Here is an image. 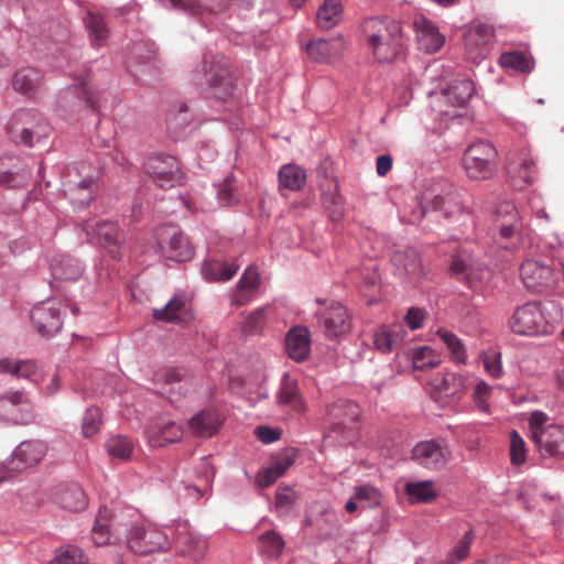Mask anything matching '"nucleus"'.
Returning a JSON list of instances; mask_svg holds the SVG:
<instances>
[{
    "mask_svg": "<svg viewBox=\"0 0 564 564\" xmlns=\"http://www.w3.org/2000/svg\"><path fill=\"white\" fill-rule=\"evenodd\" d=\"M265 322V308L261 307L253 311L250 315L247 316L243 328L249 333H257L262 328Z\"/></svg>",
    "mask_w": 564,
    "mask_h": 564,
    "instance_id": "338daca9",
    "label": "nucleus"
},
{
    "mask_svg": "<svg viewBox=\"0 0 564 564\" xmlns=\"http://www.w3.org/2000/svg\"><path fill=\"white\" fill-rule=\"evenodd\" d=\"M549 422L546 413L533 411L529 416L530 437L542 457L564 456V430Z\"/></svg>",
    "mask_w": 564,
    "mask_h": 564,
    "instance_id": "f03ea898",
    "label": "nucleus"
},
{
    "mask_svg": "<svg viewBox=\"0 0 564 564\" xmlns=\"http://www.w3.org/2000/svg\"><path fill=\"white\" fill-rule=\"evenodd\" d=\"M205 83L198 76L194 77L197 85H207L209 97L226 100L234 91V77L227 58L224 56L205 55L203 61Z\"/></svg>",
    "mask_w": 564,
    "mask_h": 564,
    "instance_id": "39448f33",
    "label": "nucleus"
},
{
    "mask_svg": "<svg viewBox=\"0 0 564 564\" xmlns=\"http://www.w3.org/2000/svg\"><path fill=\"white\" fill-rule=\"evenodd\" d=\"M238 271V265L213 260L206 261L202 272L204 278L209 282L229 281Z\"/></svg>",
    "mask_w": 564,
    "mask_h": 564,
    "instance_id": "58836bf2",
    "label": "nucleus"
},
{
    "mask_svg": "<svg viewBox=\"0 0 564 564\" xmlns=\"http://www.w3.org/2000/svg\"><path fill=\"white\" fill-rule=\"evenodd\" d=\"M85 163L68 166L62 176L63 191L72 204L88 205L95 197L97 174Z\"/></svg>",
    "mask_w": 564,
    "mask_h": 564,
    "instance_id": "20e7f679",
    "label": "nucleus"
},
{
    "mask_svg": "<svg viewBox=\"0 0 564 564\" xmlns=\"http://www.w3.org/2000/svg\"><path fill=\"white\" fill-rule=\"evenodd\" d=\"M362 31L375 58L379 63H390L403 51L405 39L399 21L384 17L368 18Z\"/></svg>",
    "mask_w": 564,
    "mask_h": 564,
    "instance_id": "f257e3e1",
    "label": "nucleus"
},
{
    "mask_svg": "<svg viewBox=\"0 0 564 564\" xmlns=\"http://www.w3.org/2000/svg\"><path fill=\"white\" fill-rule=\"evenodd\" d=\"M279 402L291 406L296 412L304 411V402L299 393V388L294 381L285 380L279 391Z\"/></svg>",
    "mask_w": 564,
    "mask_h": 564,
    "instance_id": "09e8293b",
    "label": "nucleus"
},
{
    "mask_svg": "<svg viewBox=\"0 0 564 564\" xmlns=\"http://www.w3.org/2000/svg\"><path fill=\"white\" fill-rule=\"evenodd\" d=\"M527 451L523 438L517 431L510 435V457L513 465H521L525 462Z\"/></svg>",
    "mask_w": 564,
    "mask_h": 564,
    "instance_id": "680f3d73",
    "label": "nucleus"
},
{
    "mask_svg": "<svg viewBox=\"0 0 564 564\" xmlns=\"http://www.w3.org/2000/svg\"><path fill=\"white\" fill-rule=\"evenodd\" d=\"M13 88L26 96H33L41 87V74L37 69L26 67L15 72Z\"/></svg>",
    "mask_w": 564,
    "mask_h": 564,
    "instance_id": "e433bc0d",
    "label": "nucleus"
},
{
    "mask_svg": "<svg viewBox=\"0 0 564 564\" xmlns=\"http://www.w3.org/2000/svg\"><path fill=\"white\" fill-rule=\"evenodd\" d=\"M343 10L341 2H323L316 12L318 26L324 30L335 26L341 20Z\"/></svg>",
    "mask_w": 564,
    "mask_h": 564,
    "instance_id": "79ce46f5",
    "label": "nucleus"
},
{
    "mask_svg": "<svg viewBox=\"0 0 564 564\" xmlns=\"http://www.w3.org/2000/svg\"><path fill=\"white\" fill-rule=\"evenodd\" d=\"M7 133L14 143L31 147L34 139L39 140L47 134V124L40 113L21 109L9 120Z\"/></svg>",
    "mask_w": 564,
    "mask_h": 564,
    "instance_id": "6e6552de",
    "label": "nucleus"
},
{
    "mask_svg": "<svg viewBox=\"0 0 564 564\" xmlns=\"http://www.w3.org/2000/svg\"><path fill=\"white\" fill-rule=\"evenodd\" d=\"M328 414L333 423L327 437H333V434H343L344 442H351L360 416L358 404L348 400H339L332 404Z\"/></svg>",
    "mask_w": 564,
    "mask_h": 564,
    "instance_id": "9b49d317",
    "label": "nucleus"
},
{
    "mask_svg": "<svg viewBox=\"0 0 564 564\" xmlns=\"http://www.w3.org/2000/svg\"><path fill=\"white\" fill-rule=\"evenodd\" d=\"M153 381L161 387L162 393H165L171 402L186 395L193 388L191 376L181 368L160 369L154 373Z\"/></svg>",
    "mask_w": 564,
    "mask_h": 564,
    "instance_id": "ddd939ff",
    "label": "nucleus"
},
{
    "mask_svg": "<svg viewBox=\"0 0 564 564\" xmlns=\"http://www.w3.org/2000/svg\"><path fill=\"white\" fill-rule=\"evenodd\" d=\"M259 543L261 551L269 557H278L284 549L282 536L274 530H269L260 535Z\"/></svg>",
    "mask_w": 564,
    "mask_h": 564,
    "instance_id": "864d4df0",
    "label": "nucleus"
},
{
    "mask_svg": "<svg viewBox=\"0 0 564 564\" xmlns=\"http://www.w3.org/2000/svg\"><path fill=\"white\" fill-rule=\"evenodd\" d=\"M544 318L536 302H528L518 307L510 318V328L519 335H534L541 332Z\"/></svg>",
    "mask_w": 564,
    "mask_h": 564,
    "instance_id": "f3484780",
    "label": "nucleus"
},
{
    "mask_svg": "<svg viewBox=\"0 0 564 564\" xmlns=\"http://www.w3.org/2000/svg\"><path fill=\"white\" fill-rule=\"evenodd\" d=\"M30 317L41 336H54L63 325L62 305L54 301L41 302L32 307Z\"/></svg>",
    "mask_w": 564,
    "mask_h": 564,
    "instance_id": "2eb2a0df",
    "label": "nucleus"
},
{
    "mask_svg": "<svg viewBox=\"0 0 564 564\" xmlns=\"http://www.w3.org/2000/svg\"><path fill=\"white\" fill-rule=\"evenodd\" d=\"M183 426L174 421L158 419L147 429L148 442L153 447H162L180 442L183 437Z\"/></svg>",
    "mask_w": 564,
    "mask_h": 564,
    "instance_id": "5701e85b",
    "label": "nucleus"
},
{
    "mask_svg": "<svg viewBox=\"0 0 564 564\" xmlns=\"http://www.w3.org/2000/svg\"><path fill=\"white\" fill-rule=\"evenodd\" d=\"M497 158L496 148L488 141L479 140L465 150L463 166L469 178L488 180L497 170Z\"/></svg>",
    "mask_w": 564,
    "mask_h": 564,
    "instance_id": "0eeeda50",
    "label": "nucleus"
},
{
    "mask_svg": "<svg viewBox=\"0 0 564 564\" xmlns=\"http://www.w3.org/2000/svg\"><path fill=\"white\" fill-rule=\"evenodd\" d=\"M306 180L305 171L299 165L286 164L280 169L279 186L280 189L299 191Z\"/></svg>",
    "mask_w": 564,
    "mask_h": 564,
    "instance_id": "a19ab883",
    "label": "nucleus"
},
{
    "mask_svg": "<svg viewBox=\"0 0 564 564\" xmlns=\"http://www.w3.org/2000/svg\"><path fill=\"white\" fill-rule=\"evenodd\" d=\"M431 387L440 397L459 399L466 389V380L462 375L447 371L435 375Z\"/></svg>",
    "mask_w": 564,
    "mask_h": 564,
    "instance_id": "c756f323",
    "label": "nucleus"
},
{
    "mask_svg": "<svg viewBox=\"0 0 564 564\" xmlns=\"http://www.w3.org/2000/svg\"><path fill=\"white\" fill-rule=\"evenodd\" d=\"M494 228L498 232L496 242L499 248L514 251L522 241L523 220L513 203L505 200L494 212Z\"/></svg>",
    "mask_w": 564,
    "mask_h": 564,
    "instance_id": "7ed1b4c3",
    "label": "nucleus"
},
{
    "mask_svg": "<svg viewBox=\"0 0 564 564\" xmlns=\"http://www.w3.org/2000/svg\"><path fill=\"white\" fill-rule=\"evenodd\" d=\"M520 275L525 288L530 290L551 286L555 281L551 267L531 259L521 264Z\"/></svg>",
    "mask_w": 564,
    "mask_h": 564,
    "instance_id": "b1692460",
    "label": "nucleus"
},
{
    "mask_svg": "<svg viewBox=\"0 0 564 564\" xmlns=\"http://www.w3.org/2000/svg\"><path fill=\"white\" fill-rule=\"evenodd\" d=\"M54 501L64 509L82 511L87 507V497L78 484H63L55 488Z\"/></svg>",
    "mask_w": 564,
    "mask_h": 564,
    "instance_id": "c85d7f7f",
    "label": "nucleus"
},
{
    "mask_svg": "<svg viewBox=\"0 0 564 564\" xmlns=\"http://www.w3.org/2000/svg\"><path fill=\"white\" fill-rule=\"evenodd\" d=\"M106 448L112 458L128 460L133 453L134 443L127 436L118 435L107 441Z\"/></svg>",
    "mask_w": 564,
    "mask_h": 564,
    "instance_id": "de8ad7c7",
    "label": "nucleus"
},
{
    "mask_svg": "<svg viewBox=\"0 0 564 564\" xmlns=\"http://www.w3.org/2000/svg\"><path fill=\"white\" fill-rule=\"evenodd\" d=\"M110 536V511L107 508L100 509L91 529V538L97 545H105Z\"/></svg>",
    "mask_w": 564,
    "mask_h": 564,
    "instance_id": "8fccbe9b",
    "label": "nucleus"
},
{
    "mask_svg": "<svg viewBox=\"0 0 564 564\" xmlns=\"http://www.w3.org/2000/svg\"><path fill=\"white\" fill-rule=\"evenodd\" d=\"M449 455L447 446L434 440L420 442L412 451V457L419 465L436 470L447 464Z\"/></svg>",
    "mask_w": 564,
    "mask_h": 564,
    "instance_id": "a211bd4d",
    "label": "nucleus"
},
{
    "mask_svg": "<svg viewBox=\"0 0 564 564\" xmlns=\"http://www.w3.org/2000/svg\"><path fill=\"white\" fill-rule=\"evenodd\" d=\"M412 362L415 369L426 370L440 365V355L427 346L419 347L413 350Z\"/></svg>",
    "mask_w": 564,
    "mask_h": 564,
    "instance_id": "603ef678",
    "label": "nucleus"
},
{
    "mask_svg": "<svg viewBox=\"0 0 564 564\" xmlns=\"http://www.w3.org/2000/svg\"><path fill=\"white\" fill-rule=\"evenodd\" d=\"M31 177V170L15 155L0 158V184L8 187L25 185Z\"/></svg>",
    "mask_w": 564,
    "mask_h": 564,
    "instance_id": "4be33fe9",
    "label": "nucleus"
},
{
    "mask_svg": "<svg viewBox=\"0 0 564 564\" xmlns=\"http://www.w3.org/2000/svg\"><path fill=\"white\" fill-rule=\"evenodd\" d=\"M317 314L319 315V325L328 337H338L350 329V315L339 302H332L323 312Z\"/></svg>",
    "mask_w": 564,
    "mask_h": 564,
    "instance_id": "6ab92c4d",
    "label": "nucleus"
},
{
    "mask_svg": "<svg viewBox=\"0 0 564 564\" xmlns=\"http://www.w3.org/2000/svg\"><path fill=\"white\" fill-rule=\"evenodd\" d=\"M175 532L176 543L180 545L183 555L194 561H199L205 556L208 549L205 538L191 532L186 523H178Z\"/></svg>",
    "mask_w": 564,
    "mask_h": 564,
    "instance_id": "393cba45",
    "label": "nucleus"
},
{
    "mask_svg": "<svg viewBox=\"0 0 564 564\" xmlns=\"http://www.w3.org/2000/svg\"><path fill=\"white\" fill-rule=\"evenodd\" d=\"M101 423V413L98 408L87 410L84 415L82 431L84 436L91 437L99 431Z\"/></svg>",
    "mask_w": 564,
    "mask_h": 564,
    "instance_id": "052dcab7",
    "label": "nucleus"
},
{
    "mask_svg": "<svg viewBox=\"0 0 564 564\" xmlns=\"http://www.w3.org/2000/svg\"><path fill=\"white\" fill-rule=\"evenodd\" d=\"M37 370L33 360H14L12 376L18 379H31Z\"/></svg>",
    "mask_w": 564,
    "mask_h": 564,
    "instance_id": "0e129e2a",
    "label": "nucleus"
},
{
    "mask_svg": "<svg viewBox=\"0 0 564 564\" xmlns=\"http://www.w3.org/2000/svg\"><path fill=\"white\" fill-rule=\"evenodd\" d=\"M499 64L503 68H511L518 72L528 73L533 67V62L523 52H506L501 54Z\"/></svg>",
    "mask_w": 564,
    "mask_h": 564,
    "instance_id": "3c124183",
    "label": "nucleus"
},
{
    "mask_svg": "<svg viewBox=\"0 0 564 564\" xmlns=\"http://www.w3.org/2000/svg\"><path fill=\"white\" fill-rule=\"evenodd\" d=\"M0 420L13 424H29L34 414L28 397L21 391H10L0 395Z\"/></svg>",
    "mask_w": 564,
    "mask_h": 564,
    "instance_id": "4468645a",
    "label": "nucleus"
},
{
    "mask_svg": "<svg viewBox=\"0 0 564 564\" xmlns=\"http://www.w3.org/2000/svg\"><path fill=\"white\" fill-rule=\"evenodd\" d=\"M436 336L446 345L451 352L452 359L456 364H465L467 354L462 340L451 330L446 328H440L436 332Z\"/></svg>",
    "mask_w": 564,
    "mask_h": 564,
    "instance_id": "49530a36",
    "label": "nucleus"
},
{
    "mask_svg": "<svg viewBox=\"0 0 564 564\" xmlns=\"http://www.w3.org/2000/svg\"><path fill=\"white\" fill-rule=\"evenodd\" d=\"M296 459V452L294 449L288 451L284 454L276 457L271 467L274 471L281 477L285 474V471L294 464Z\"/></svg>",
    "mask_w": 564,
    "mask_h": 564,
    "instance_id": "69168bd1",
    "label": "nucleus"
},
{
    "mask_svg": "<svg viewBox=\"0 0 564 564\" xmlns=\"http://www.w3.org/2000/svg\"><path fill=\"white\" fill-rule=\"evenodd\" d=\"M52 275L58 281H75L83 272L78 260L69 256L54 258L51 262Z\"/></svg>",
    "mask_w": 564,
    "mask_h": 564,
    "instance_id": "f704fd0d",
    "label": "nucleus"
},
{
    "mask_svg": "<svg viewBox=\"0 0 564 564\" xmlns=\"http://www.w3.org/2000/svg\"><path fill=\"white\" fill-rule=\"evenodd\" d=\"M474 541V533L471 530L467 531L458 544L453 549L448 556V564H458L466 560L469 555L470 546Z\"/></svg>",
    "mask_w": 564,
    "mask_h": 564,
    "instance_id": "bf43d9fd",
    "label": "nucleus"
},
{
    "mask_svg": "<svg viewBox=\"0 0 564 564\" xmlns=\"http://www.w3.org/2000/svg\"><path fill=\"white\" fill-rule=\"evenodd\" d=\"M128 547L140 555L167 551L171 540L167 532L155 525L132 527L127 536Z\"/></svg>",
    "mask_w": 564,
    "mask_h": 564,
    "instance_id": "1a4fd4ad",
    "label": "nucleus"
},
{
    "mask_svg": "<svg viewBox=\"0 0 564 564\" xmlns=\"http://www.w3.org/2000/svg\"><path fill=\"white\" fill-rule=\"evenodd\" d=\"M186 307L183 300L175 296L161 310L153 311V318L162 322L185 321Z\"/></svg>",
    "mask_w": 564,
    "mask_h": 564,
    "instance_id": "c03bdc74",
    "label": "nucleus"
},
{
    "mask_svg": "<svg viewBox=\"0 0 564 564\" xmlns=\"http://www.w3.org/2000/svg\"><path fill=\"white\" fill-rule=\"evenodd\" d=\"M260 285V275L254 267H248L238 281L231 303L236 306L248 304Z\"/></svg>",
    "mask_w": 564,
    "mask_h": 564,
    "instance_id": "7c9ffc66",
    "label": "nucleus"
},
{
    "mask_svg": "<svg viewBox=\"0 0 564 564\" xmlns=\"http://www.w3.org/2000/svg\"><path fill=\"white\" fill-rule=\"evenodd\" d=\"M48 451L47 444L40 440L21 442L12 453L10 464L18 471L35 466L43 460Z\"/></svg>",
    "mask_w": 564,
    "mask_h": 564,
    "instance_id": "aec40b11",
    "label": "nucleus"
},
{
    "mask_svg": "<svg viewBox=\"0 0 564 564\" xmlns=\"http://www.w3.org/2000/svg\"><path fill=\"white\" fill-rule=\"evenodd\" d=\"M451 271L454 274H464V278L470 288H476L478 283L482 282L489 276V270L487 268L479 267L474 269L473 265H469L460 258L453 259Z\"/></svg>",
    "mask_w": 564,
    "mask_h": 564,
    "instance_id": "ea45409f",
    "label": "nucleus"
},
{
    "mask_svg": "<svg viewBox=\"0 0 564 564\" xmlns=\"http://www.w3.org/2000/svg\"><path fill=\"white\" fill-rule=\"evenodd\" d=\"M344 50V41L341 37L330 40L318 39L307 44V54L315 61L326 63L332 57L337 56Z\"/></svg>",
    "mask_w": 564,
    "mask_h": 564,
    "instance_id": "473e14b6",
    "label": "nucleus"
},
{
    "mask_svg": "<svg viewBox=\"0 0 564 564\" xmlns=\"http://www.w3.org/2000/svg\"><path fill=\"white\" fill-rule=\"evenodd\" d=\"M507 172L514 186L532 184L538 177V166L531 150L521 148L513 152L509 158Z\"/></svg>",
    "mask_w": 564,
    "mask_h": 564,
    "instance_id": "dca6fc26",
    "label": "nucleus"
},
{
    "mask_svg": "<svg viewBox=\"0 0 564 564\" xmlns=\"http://www.w3.org/2000/svg\"><path fill=\"white\" fill-rule=\"evenodd\" d=\"M404 328L402 325L381 326L373 334V344L377 350L382 354L393 351L403 339Z\"/></svg>",
    "mask_w": 564,
    "mask_h": 564,
    "instance_id": "72a5a7b5",
    "label": "nucleus"
},
{
    "mask_svg": "<svg viewBox=\"0 0 564 564\" xmlns=\"http://www.w3.org/2000/svg\"><path fill=\"white\" fill-rule=\"evenodd\" d=\"M414 26L417 35V43L422 51L432 54L443 47L445 36L430 20L420 18L414 22Z\"/></svg>",
    "mask_w": 564,
    "mask_h": 564,
    "instance_id": "cd10ccee",
    "label": "nucleus"
},
{
    "mask_svg": "<svg viewBox=\"0 0 564 564\" xmlns=\"http://www.w3.org/2000/svg\"><path fill=\"white\" fill-rule=\"evenodd\" d=\"M297 499L299 496L292 488L279 486L275 495V508L280 514H288Z\"/></svg>",
    "mask_w": 564,
    "mask_h": 564,
    "instance_id": "13d9d810",
    "label": "nucleus"
},
{
    "mask_svg": "<svg viewBox=\"0 0 564 564\" xmlns=\"http://www.w3.org/2000/svg\"><path fill=\"white\" fill-rule=\"evenodd\" d=\"M285 348L291 359L306 360L311 352L310 330L304 326L292 327L285 336Z\"/></svg>",
    "mask_w": 564,
    "mask_h": 564,
    "instance_id": "bb28decb",
    "label": "nucleus"
},
{
    "mask_svg": "<svg viewBox=\"0 0 564 564\" xmlns=\"http://www.w3.org/2000/svg\"><path fill=\"white\" fill-rule=\"evenodd\" d=\"M434 210L442 212L446 218L454 217L463 212V202L460 196L455 193L437 195L432 200Z\"/></svg>",
    "mask_w": 564,
    "mask_h": 564,
    "instance_id": "a18cd8bd",
    "label": "nucleus"
},
{
    "mask_svg": "<svg viewBox=\"0 0 564 564\" xmlns=\"http://www.w3.org/2000/svg\"><path fill=\"white\" fill-rule=\"evenodd\" d=\"M50 564H87L84 552L74 545L61 549Z\"/></svg>",
    "mask_w": 564,
    "mask_h": 564,
    "instance_id": "5fc2aeb1",
    "label": "nucleus"
},
{
    "mask_svg": "<svg viewBox=\"0 0 564 564\" xmlns=\"http://www.w3.org/2000/svg\"><path fill=\"white\" fill-rule=\"evenodd\" d=\"M462 37L464 56L475 64H479L490 55L496 42L494 26L480 20H474L465 25Z\"/></svg>",
    "mask_w": 564,
    "mask_h": 564,
    "instance_id": "423d86ee",
    "label": "nucleus"
},
{
    "mask_svg": "<svg viewBox=\"0 0 564 564\" xmlns=\"http://www.w3.org/2000/svg\"><path fill=\"white\" fill-rule=\"evenodd\" d=\"M85 25L89 33V39L95 47L105 46L110 31L105 22L104 15L98 12L88 11L85 17Z\"/></svg>",
    "mask_w": 564,
    "mask_h": 564,
    "instance_id": "c9c22d12",
    "label": "nucleus"
},
{
    "mask_svg": "<svg viewBox=\"0 0 564 564\" xmlns=\"http://www.w3.org/2000/svg\"><path fill=\"white\" fill-rule=\"evenodd\" d=\"M155 238L162 254L169 260L188 261L194 254L192 243L176 226L165 225L158 228Z\"/></svg>",
    "mask_w": 564,
    "mask_h": 564,
    "instance_id": "9d476101",
    "label": "nucleus"
},
{
    "mask_svg": "<svg viewBox=\"0 0 564 564\" xmlns=\"http://www.w3.org/2000/svg\"><path fill=\"white\" fill-rule=\"evenodd\" d=\"M319 514L321 518L315 520V527L322 535H329L339 525L338 516L326 506L322 507Z\"/></svg>",
    "mask_w": 564,
    "mask_h": 564,
    "instance_id": "4d7b16f0",
    "label": "nucleus"
},
{
    "mask_svg": "<svg viewBox=\"0 0 564 564\" xmlns=\"http://www.w3.org/2000/svg\"><path fill=\"white\" fill-rule=\"evenodd\" d=\"M474 94V83L468 78L455 79L444 91L448 102L456 107L465 106Z\"/></svg>",
    "mask_w": 564,
    "mask_h": 564,
    "instance_id": "4c0bfd02",
    "label": "nucleus"
},
{
    "mask_svg": "<svg viewBox=\"0 0 564 564\" xmlns=\"http://www.w3.org/2000/svg\"><path fill=\"white\" fill-rule=\"evenodd\" d=\"M323 205L333 221H339L344 217V200L336 189L323 194Z\"/></svg>",
    "mask_w": 564,
    "mask_h": 564,
    "instance_id": "6e6d98bb",
    "label": "nucleus"
},
{
    "mask_svg": "<svg viewBox=\"0 0 564 564\" xmlns=\"http://www.w3.org/2000/svg\"><path fill=\"white\" fill-rule=\"evenodd\" d=\"M221 420L216 410H202L188 420L191 432L199 437H212L218 432Z\"/></svg>",
    "mask_w": 564,
    "mask_h": 564,
    "instance_id": "2f4dec72",
    "label": "nucleus"
},
{
    "mask_svg": "<svg viewBox=\"0 0 564 564\" xmlns=\"http://www.w3.org/2000/svg\"><path fill=\"white\" fill-rule=\"evenodd\" d=\"M355 499L366 501L369 506L378 505L380 501L379 491L372 486H360L356 488Z\"/></svg>",
    "mask_w": 564,
    "mask_h": 564,
    "instance_id": "774afa93",
    "label": "nucleus"
},
{
    "mask_svg": "<svg viewBox=\"0 0 564 564\" xmlns=\"http://www.w3.org/2000/svg\"><path fill=\"white\" fill-rule=\"evenodd\" d=\"M405 492L411 503L431 502L437 497V491L431 480L408 484Z\"/></svg>",
    "mask_w": 564,
    "mask_h": 564,
    "instance_id": "37998d69",
    "label": "nucleus"
},
{
    "mask_svg": "<svg viewBox=\"0 0 564 564\" xmlns=\"http://www.w3.org/2000/svg\"><path fill=\"white\" fill-rule=\"evenodd\" d=\"M392 264L401 278L411 281L419 280L423 274L420 254L413 248L395 251L392 256Z\"/></svg>",
    "mask_w": 564,
    "mask_h": 564,
    "instance_id": "a878e982",
    "label": "nucleus"
},
{
    "mask_svg": "<svg viewBox=\"0 0 564 564\" xmlns=\"http://www.w3.org/2000/svg\"><path fill=\"white\" fill-rule=\"evenodd\" d=\"M86 230L93 231L100 246L108 250L111 258L120 257V248L123 242V234L117 224L108 220H99L95 224L88 223Z\"/></svg>",
    "mask_w": 564,
    "mask_h": 564,
    "instance_id": "412c9836",
    "label": "nucleus"
},
{
    "mask_svg": "<svg viewBox=\"0 0 564 564\" xmlns=\"http://www.w3.org/2000/svg\"><path fill=\"white\" fill-rule=\"evenodd\" d=\"M98 95L99 93L95 89L89 79L80 83V97L78 100L84 101L93 110L99 108Z\"/></svg>",
    "mask_w": 564,
    "mask_h": 564,
    "instance_id": "e2e57ef3",
    "label": "nucleus"
},
{
    "mask_svg": "<svg viewBox=\"0 0 564 564\" xmlns=\"http://www.w3.org/2000/svg\"><path fill=\"white\" fill-rule=\"evenodd\" d=\"M144 167L155 184L162 188L174 187L183 181V173L177 159L174 156L152 155L147 160Z\"/></svg>",
    "mask_w": 564,
    "mask_h": 564,
    "instance_id": "f8f14e48",
    "label": "nucleus"
}]
</instances>
